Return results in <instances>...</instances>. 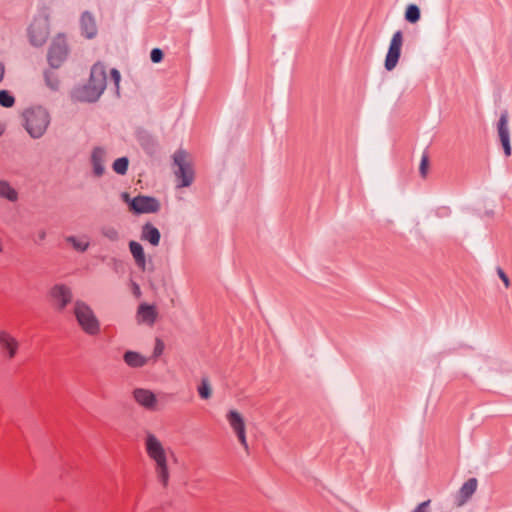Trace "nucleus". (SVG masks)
I'll use <instances>...</instances> for the list:
<instances>
[{"label": "nucleus", "instance_id": "f257e3e1", "mask_svg": "<svg viewBox=\"0 0 512 512\" xmlns=\"http://www.w3.org/2000/svg\"><path fill=\"white\" fill-rule=\"evenodd\" d=\"M144 448L147 457L154 464L157 480L163 488H167L170 480L169 456L174 455L173 451L156 434L150 431L145 433Z\"/></svg>", "mask_w": 512, "mask_h": 512}, {"label": "nucleus", "instance_id": "f03ea898", "mask_svg": "<svg viewBox=\"0 0 512 512\" xmlns=\"http://www.w3.org/2000/svg\"><path fill=\"white\" fill-rule=\"evenodd\" d=\"M23 127L33 139H39L47 132L51 123L49 111L43 106H32L22 113Z\"/></svg>", "mask_w": 512, "mask_h": 512}, {"label": "nucleus", "instance_id": "7ed1b4c3", "mask_svg": "<svg viewBox=\"0 0 512 512\" xmlns=\"http://www.w3.org/2000/svg\"><path fill=\"white\" fill-rule=\"evenodd\" d=\"M73 314L77 324L85 334L96 336L100 333V320L87 302L76 300L73 306Z\"/></svg>", "mask_w": 512, "mask_h": 512}, {"label": "nucleus", "instance_id": "20e7f679", "mask_svg": "<svg viewBox=\"0 0 512 512\" xmlns=\"http://www.w3.org/2000/svg\"><path fill=\"white\" fill-rule=\"evenodd\" d=\"M173 172L176 177V187H189L194 181V169L190 155L182 149L173 154Z\"/></svg>", "mask_w": 512, "mask_h": 512}, {"label": "nucleus", "instance_id": "39448f33", "mask_svg": "<svg viewBox=\"0 0 512 512\" xmlns=\"http://www.w3.org/2000/svg\"><path fill=\"white\" fill-rule=\"evenodd\" d=\"M49 33L48 17L41 15L34 18L28 30L30 42L35 46H42L47 41Z\"/></svg>", "mask_w": 512, "mask_h": 512}, {"label": "nucleus", "instance_id": "423d86ee", "mask_svg": "<svg viewBox=\"0 0 512 512\" xmlns=\"http://www.w3.org/2000/svg\"><path fill=\"white\" fill-rule=\"evenodd\" d=\"M226 420L233 430L243 449L248 452L249 445L246 437V422L244 416L236 409H230L226 414Z\"/></svg>", "mask_w": 512, "mask_h": 512}, {"label": "nucleus", "instance_id": "0eeeda50", "mask_svg": "<svg viewBox=\"0 0 512 512\" xmlns=\"http://www.w3.org/2000/svg\"><path fill=\"white\" fill-rule=\"evenodd\" d=\"M403 41L402 31L398 30L393 33L384 61V67L387 71H392L397 66L401 56Z\"/></svg>", "mask_w": 512, "mask_h": 512}, {"label": "nucleus", "instance_id": "6e6552de", "mask_svg": "<svg viewBox=\"0 0 512 512\" xmlns=\"http://www.w3.org/2000/svg\"><path fill=\"white\" fill-rule=\"evenodd\" d=\"M49 296L54 303L55 308L58 311H63L72 302L73 292L68 285L64 283H57L51 287Z\"/></svg>", "mask_w": 512, "mask_h": 512}, {"label": "nucleus", "instance_id": "1a4fd4ad", "mask_svg": "<svg viewBox=\"0 0 512 512\" xmlns=\"http://www.w3.org/2000/svg\"><path fill=\"white\" fill-rule=\"evenodd\" d=\"M132 398L136 404H138L143 409L156 412L159 410V400L152 390L147 388H135L132 391Z\"/></svg>", "mask_w": 512, "mask_h": 512}, {"label": "nucleus", "instance_id": "9d476101", "mask_svg": "<svg viewBox=\"0 0 512 512\" xmlns=\"http://www.w3.org/2000/svg\"><path fill=\"white\" fill-rule=\"evenodd\" d=\"M20 348L19 340L7 330H0V353L7 361L13 360Z\"/></svg>", "mask_w": 512, "mask_h": 512}, {"label": "nucleus", "instance_id": "9b49d317", "mask_svg": "<svg viewBox=\"0 0 512 512\" xmlns=\"http://www.w3.org/2000/svg\"><path fill=\"white\" fill-rule=\"evenodd\" d=\"M161 204L158 199L146 195H138L131 202V212L134 214H150L160 210Z\"/></svg>", "mask_w": 512, "mask_h": 512}, {"label": "nucleus", "instance_id": "f8f14e48", "mask_svg": "<svg viewBox=\"0 0 512 512\" xmlns=\"http://www.w3.org/2000/svg\"><path fill=\"white\" fill-rule=\"evenodd\" d=\"M497 133L506 157L512 153L510 141L509 116L507 111L501 113L497 123Z\"/></svg>", "mask_w": 512, "mask_h": 512}, {"label": "nucleus", "instance_id": "ddd939ff", "mask_svg": "<svg viewBox=\"0 0 512 512\" xmlns=\"http://www.w3.org/2000/svg\"><path fill=\"white\" fill-rule=\"evenodd\" d=\"M102 94V91L87 82L72 91V98L75 101L91 103L96 102Z\"/></svg>", "mask_w": 512, "mask_h": 512}, {"label": "nucleus", "instance_id": "4468645a", "mask_svg": "<svg viewBox=\"0 0 512 512\" xmlns=\"http://www.w3.org/2000/svg\"><path fill=\"white\" fill-rule=\"evenodd\" d=\"M67 54V48L65 40L61 37H58L53 42L49 54H48V60L52 67H58L63 59L66 57Z\"/></svg>", "mask_w": 512, "mask_h": 512}, {"label": "nucleus", "instance_id": "2eb2a0df", "mask_svg": "<svg viewBox=\"0 0 512 512\" xmlns=\"http://www.w3.org/2000/svg\"><path fill=\"white\" fill-rule=\"evenodd\" d=\"M107 160V151L103 147H95L91 152V165L93 174L96 177H101L106 171L105 163Z\"/></svg>", "mask_w": 512, "mask_h": 512}, {"label": "nucleus", "instance_id": "dca6fc26", "mask_svg": "<svg viewBox=\"0 0 512 512\" xmlns=\"http://www.w3.org/2000/svg\"><path fill=\"white\" fill-rule=\"evenodd\" d=\"M88 82L95 88H98L100 91L104 92L106 88L107 75L106 67L102 63H95L92 66Z\"/></svg>", "mask_w": 512, "mask_h": 512}, {"label": "nucleus", "instance_id": "f3484780", "mask_svg": "<svg viewBox=\"0 0 512 512\" xmlns=\"http://www.w3.org/2000/svg\"><path fill=\"white\" fill-rule=\"evenodd\" d=\"M157 311L153 305L141 304L137 310V321L138 323L147 324L152 326L157 318Z\"/></svg>", "mask_w": 512, "mask_h": 512}, {"label": "nucleus", "instance_id": "a211bd4d", "mask_svg": "<svg viewBox=\"0 0 512 512\" xmlns=\"http://www.w3.org/2000/svg\"><path fill=\"white\" fill-rule=\"evenodd\" d=\"M477 485L478 482L476 478H470L462 485L457 495L456 505L458 507L463 506L471 498L477 489Z\"/></svg>", "mask_w": 512, "mask_h": 512}, {"label": "nucleus", "instance_id": "6ab92c4d", "mask_svg": "<svg viewBox=\"0 0 512 512\" xmlns=\"http://www.w3.org/2000/svg\"><path fill=\"white\" fill-rule=\"evenodd\" d=\"M129 250L133 256V259L137 265V267L145 271L146 269V255L142 245L136 241L129 242Z\"/></svg>", "mask_w": 512, "mask_h": 512}, {"label": "nucleus", "instance_id": "aec40b11", "mask_svg": "<svg viewBox=\"0 0 512 512\" xmlns=\"http://www.w3.org/2000/svg\"><path fill=\"white\" fill-rule=\"evenodd\" d=\"M0 199L11 203H15L19 199L18 191L5 179H0Z\"/></svg>", "mask_w": 512, "mask_h": 512}, {"label": "nucleus", "instance_id": "412c9836", "mask_svg": "<svg viewBox=\"0 0 512 512\" xmlns=\"http://www.w3.org/2000/svg\"><path fill=\"white\" fill-rule=\"evenodd\" d=\"M81 29L83 34L89 39L93 38L97 34V26L95 23V19L88 12L82 14Z\"/></svg>", "mask_w": 512, "mask_h": 512}, {"label": "nucleus", "instance_id": "4be33fe9", "mask_svg": "<svg viewBox=\"0 0 512 512\" xmlns=\"http://www.w3.org/2000/svg\"><path fill=\"white\" fill-rule=\"evenodd\" d=\"M141 238L143 240L148 241L151 245L157 246L159 245L161 235L159 230L155 226H153L150 223H146L142 227Z\"/></svg>", "mask_w": 512, "mask_h": 512}, {"label": "nucleus", "instance_id": "5701e85b", "mask_svg": "<svg viewBox=\"0 0 512 512\" xmlns=\"http://www.w3.org/2000/svg\"><path fill=\"white\" fill-rule=\"evenodd\" d=\"M123 360L132 368H140L147 363V358L136 351H126L123 355Z\"/></svg>", "mask_w": 512, "mask_h": 512}, {"label": "nucleus", "instance_id": "b1692460", "mask_svg": "<svg viewBox=\"0 0 512 512\" xmlns=\"http://www.w3.org/2000/svg\"><path fill=\"white\" fill-rule=\"evenodd\" d=\"M66 243L72 246V248L78 252H85L89 246L90 242L88 237L82 236V237H76V236H67L65 238Z\"/></svg>", "mask_w": 512, "mask_h": 512}, {"label": "nucleus", "instance_id": "393cba45", "mask_svg": "<svg viewBox=\"0 0 512 512\" xmlns=\"http://www.w3.org/2000/svg\"><path fill=\"white\" fill-rule=\"evenodd\" d=\"M197 392L202 400H208L212 397L213 388L211 381L207 376H203L199 385L197 386Z\"/></svg>", "mask_w": 512, "mask_h": 512}, {"label": "nucleus", "instance_id": "a878e982", "mask_svg": "<svg viewBox=\"0 0 512 512\" xmlns=\"http://www.w3.org/2000/svg\"><path fill=\"white\" fill-rule=\"evenodd\" d=\"M404 18L411 24L417 23L421 18L420 8L416 4H409L406 6Z\"/></svg>", "mask_w": 512, "mask_h": 512}, {"label": "nucleus", "instance_id": "bb28decb", "mask_svg": "<svg viewBox=\"0 0 512 512\" xmlns=\"http://www.w3.org/2000/svg\"><path fill=\"white\" fill-rule=\"evenodd\" d=\"M46 86L52 91H57L60 88L59 77L53 71H46L44 74Z\"/></svg>", "mask_w": 512, "mask_h": 512}, {"label": "nucleus", "instance_id": "cd10ccee", "mask_svg": "<svg viewBox=\"0 0 512 512\" xmlns=\"http://www.w3.org/2000/svg\"><path fill=\"white\" fill-rule=\"evenodd\" d=\"M129 166V160L127 157H121L114 161L112 168L115 173L119 175H125Z\"/></svg>", "mask_w": 512, "mask_h": 512}, {"label": "nucleus", "instance_id": "c85d7f7f", "mask_svg": "<svg viewBox=\"0 0 512 512\" xmlns=\"http://www.w3.org/2000/svg\"><path fill=\"white\" fill-rule=\"evenodd\" d=\"M101 234L103 235V237H105L111 242H116L120 239L119 231L112 226L103 227L101 230Z\"/></svg>", "mask_w": 512, "mask_h": 512}, {"label": "nucleus", "instance_id": "c756f323", "mask_svg": "<svg viewBox=\"0 0 512 512\" xmlns=\"http://www.w3.org/2000/svg\"><path fill=\"white\" fill-rule=\"evenodd\" d=\"M15 104L14 96L7 90H0V106L11 108Z\"/></svg>", "mask_w": 512, "mask_h": 512}, {"label": "nucleus", "instance_id": "7c9ffc66", "mask_svg": "<svg viewBox=\"0 0 512 512\" xmlns=\"http://www.w3.org/2000/svg\"><path fill=\"white\" fill-rule=\"evenodd\" d=\"M429 172V156L426 152L422 153L419 165V173L421 177L426 178Z\"/></svg>", "mask_w": 512, "mask_h": 512}, {"label": "nucleus", "instance_id": "2f4dec72", "mask_svg": "<svg viewBox=\"0 0 512 512\" xmlns=\"http://www.w3.org/2000/svg\"><path fill=\"white\" fill-rule=\"evenodd\" d=\"M111 79L115 84L116 91H119L120 88V81H121V74L117 69H112L110 72Z\"/></svg>", "mask_w": 512, "mask_h": 512}, {"label": "nucleus", "instance_id": "473e14b6", "mask_svg": "<svg viewBox=\"0 0 512 512\" xmlns=\"http://www.w3.org/2000/svg\"><path fill=\"white\" fill-rule=\"evenodd\" d=\"M150 57L152 62L159 63L163 59V52L158 48H154L151 51Z\"/></svg>", "mask_w": 512, "mask_h": 512}, {"label": "nucleus", "instance_id": "72a5a7b5", "mask_svg": "<svg viewBox=\"0 0 512 512\" xmlns=\"http://www.w3.org/2000/svg\"><path fill=\"white\" fill-rule=\"evenodd\" d=\"M496 271H497L498 276L502 280L504 286L506 288H509L510 287V280H509L508 276L506 275V273L504 272V270L501 267H497Z\"/></svg>", "mask_w": 512, "mask_h": 512}, {"label": "nucleus", "instance_id": "f704fd0d", "mask_svg": "<svg viewBox=\"0 0 512 512\" xmlns=\"http://www.w3.org/2000/svg\"><path fill=\"white\" fill-rule=\"evenodd\" d=\"M164 351V343L160 339H156L155 347H154V356H160Z\"/></svg>", "mask_w": 512, "mask_h": 512}, {"label": "nucleus", "instance_id": "c9c22d12", "mask_svg": "<svg viewBox=\"0 0 512 512\" xmlns=\"http://www.w3.org/2000/svg\"><path fill=\"white\" fill-rule=\"evenodd\" d=\"M430 500L420 503L413 512H430L429 511Z\"/></svg>", "mask_w": 512, "mask_h": 512}, {"label": "nucleus", "instance_id": "e433bc0d", "mask_svg": "<svg viewBox=\"0 0 512 512\" xmlns=\"http://www.w3.org/2000/svg\"><path fill=\"white\" fill-rule=\"evenodd\" d=\"M47 237V232L45 229H39L37 232H36V239H35V242L37 244H40L42 243Z\"/></svg>", "mask_w": 512, "mask_h": 512}, {"label": "nucleus", "instance_id": "4c0bfd02", "mask_svg": "<svg viewBox=\"0 0 512 512\" xmlns=\"http://www.w3.org/2000/svg\"><path fill=\"white\" fill-rule=\"evenodd\" d=\"M121 199L129 206V210L131 211V202L133 201V198L130 197L129 193L123 192L121 194Z\"/></svg>", "mask_w": 512, "mask_h": 512}, {"label": "nucleus", "instance_id": "58836bf2", "mask_svg": "<svg viewBox=\"0 0 512 512\" xmlns=\"http://www.w3.org/2000/svg\"><path fill=\"white\" fill-rule=\"evenodd\" d=\"M6 72V67L4 62L0 61V84L2 83Z\"/></svg>", "mask_w": 512, "mask_h": 512}, {"label": "nucleus", "instance_id": "ea45409f", "mask_svg": "<svg viewBox=\"0 0 512 512\" xmlns=\"http://www.w3.org/2000/svg\"><path fill=\"white\" fill-rule=\"evenodd\" d=\"M5 125L0 122V136H2L5 133Z\"/></svg>", "mask_w": 512, "mask_h": 512}, {"label": "nucleus", "instance_id": "a19ab883", "mask_svg": "<svg viewBox=\"0 0 512 512\" xmlns=\"http://www.w3.org/2000/svg\"><path fill=\"white\" fill-rule=\"evenodd\" d=\"M4 252V242L2 240V238L0 237V254H2Z\"/></svg>", "mask_w": 512, "mask_h": 512}]
</instances>
